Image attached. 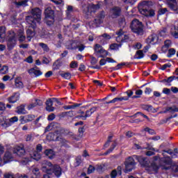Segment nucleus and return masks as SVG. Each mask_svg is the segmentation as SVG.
<instances>
[{"label": "nucleus", "instance_id": "nucleus-1", "mask_svg": "<svg viewBox=\"0 0 178 178\" xmlns=\"http://www.w3.org/2000/svg\"><path fill=\"white\" fill-rule=\"evenodd\" d=\"M42 11L39 8H33L31 10V15L26 17L28 24H31L33 29H35V22L41 23V15Z\"/></svg>", "mask_w": 178, "mask_h": 178}, {"label": "nucleus", "instance_id": "nucleus-2", "mask_svg": "<svg viewBox=\"0 0 178 178\" xmlns=\"http://www.w3.org/2000/svg\"><path fill=\"white\" fill-rule=\"evenodd\" d=\"M149 1H143L138 5V10L141 15L146 17H153L155 16V11L149 8Z\"/></svg>", "mask_w": 178, "mask_h": 178}, {"label": "nucleus", "instance_id": "nucleus-3", "mask_svg": "<svg viewBox=\"0 0 178 178\" xmlns=\"http://www.w3.org/2000/svg\"><path fill=\"white\" fill-rule=\"evenodd\" d=\"M130 29L132 33L137 34V35H144V26H143V22L137 19H134L131 22Z\"/></svg>", "mask_w": 178, "mask_h": 178}, {"label": "nucleus", "instance_id": "nucleus-4", "mask_svg": "<svg viewBox=\"0 0 178 178\" xmlns=\"http://www.w3.org/2000/svg\"><path fill=\"white\" fill-rule=\"evenodd\" d=\"M7 36V48L9 51L13 49L15 47H16L17 39H16V33L13 31H9L8 32Z\"/></svg>", "mask_w": 178, "mask_h": 178}, {"label": "nucleus", "instance_id": "nucleus-5", "mask_svg": "<svg viewBox=\"0 0 178 178\" xmlns=\"http://www.w3.org/2000/svg\"><path fill=\"white\" fill-rule=\"evenodd\" d=\"M117 37H116V41L117 42H129V41H131V39H130V36L129 35H124V31H123V29H120L118 31L116 32Z\"/></svg>", "mask_w": 178, "mask_h": 178}, {"label": "nucleus", "instance_id": "nucleus-6", "mask_svg": "<svg viewBox=\"0 0 178 178\" xmlns=\"http://www.w3.org/2000/svg\"><path fill=\"white\" fill-rule=\"evenodd\" d=\"M94 51H95V55L97 56L98 58H104V56H106L108 55V51L104 49L102 46L99 44H96L94 47Z\"/></svg>", "mask_w": 178, "mask_h": 178}, {"label": "nucleus", "instance_id": "nucleus-7", "mask_svg": "<svg viewBox=\"0 0 178 178\" xmlns=\"http://www.w3.org/2000/svg\"><path fill=\"white\" fill-rule=\"evenodd\" d=\"M125 170L127 172H131L133 169L136 168V161H134V157L129 156L126 159L125 162Z\"/></svg>", "mask_w": 178, "mask_h": 178}, {"label": "nucleus", "instance_id": "nucleus-8", "mask_svg": "<svg viewBox=\"0 0 178 178\" xmlns=\"http://www.w3.org/2000/svg\"><path fill=\"white\" fill-rule=\"evenodd\" d=\"M54 165L49 161H44L42 163V170L47 173V175H52V169L54 168Z\"/></svg>", "mask_w": 178, "mask_h": 178}, {"label": "nucleus", "instance_id": "nucleus-9", "mask_svg": "<svg viewBox=\"0 0 178 178\" xmlns=\"http://www.w3.org/2000/svg\"><path fill=\"white\" fill-rule=\"evenodd\" d=\"M65 131H66V129L60 127L54 131V134H50V136H56V141H60V143H67V140L65 139H63L60 136H60L61 134H65Z\"/></svg>", "mask_w": 178, "mask_h": 178}, {"label": "nucleus", "instance_id": "nucleus-10", "mask_svg": "<svg viewBox=\"0 0 178 178\" xmlns=\"http://www.w3.org/2000/svg\"><path fill=\"white\" fill-rule=\"evenodd\" d=\"M54 101L59 104V100L56 98L49 99L46 101V111H47V112H54V111H55V107L53 106Z\"/></svg>", "mask_w": 178, "mask_h": 178}, {"label": "nucleus", "instance_id": "nucleus-11", "mask_svg": "<svg viewBox=\"0 0 178 178\" xmlns=\"http://www.w3.org/2000/svg\"><path fill=\"white\" fill-rule=\"evenodd\" d=\"M110 15L112 19H116L122 15V8L119 6H114L110 10Z\"/></svg>", "mask_w": 178, "mask_h": 178}, {"label": "nucleus", "instance_id": "nucleus-12", "mask_svg": "<svg viewBox=\"0 0 178 178\" xmlns=\"http://www.w3.org/2000/svg\"><path fill=\"white\" fill-rule=\"evenodd\" d=\"M97 109H98L97 107H92L90 110L86 111L85 115H78L76 116V119L81 118L82 120H87V118H90Z\"/></svg>", "mask_w": 178, "mask_h": 178}, {"label": "nucleus", "instance_id": "nucleus-13", "mask_svg": "<svg viewBox=\"0 0 178 178\" xmlns=\"http://www.w3.org/2000/svg\"><path fill=\"white\" fill-rule=\"evenodd\" d=\"M167 5L172 12L178 14V6L176 0H167Z\"/></svg>", "mask_w": 178, "mask_h": 178}, {"label": "nucleus", "instance_id": "nucleus-14", "mask_svg": "<svg viewBox=\"0 0 178 178\" xmlns=\"http://www.w3.org/2000/svg\"><path fill=\"white\" fill-rule=\"evenodd\" d=\"M55 13L51 7H47L44 10L46 19H55Z\"/></svg>", "mask_w": 178, "mask_h": 178}, {"label": "nucleus", "instance_id": "nucleus-15", "mask_svg": "<svg viewBox=\"0 0 178 178\" xmlns=\"http://www.w3.org/2000/svg\"><path fill=\"white\" fill-rule=\"evenodd\" d=\"M28 73L31 76H33V74H34L35 77H38L40 76H42V72H41V70H38V67H37L29 69L28 70Z\"/></svg>", "mask_w": 178, "mask_h": 178}, {"label": "nucleus", "instance_id": "nucleus-16", "mask_svg": "<svg viewBox=\"0 0 178 178\" xmlns=\"http://www.w3.org/2000/svg\"><path fill=\"white\" fill-rule=\"evenodd\" d=\"M13 153L18 156H23L26 154V150L23 146H16L13 149Z\"/></svg>", "mask_w": 178, "mask_h": 178}, {"label": "nucleus", "instance_id": "nucleus-17", "mask_svg": "<svg viewBox=\"0 0 178 178\" xmlns=\"http://www.w3.org/2000/svg\"><path fill=\"white\" fill-rule=\"evenodd\" d=\"M163 157L160 159L161 163H164V165H172L173 160H172V158L169 156H165V153H163Z\"/></svg>", "mask_w": 178, "mask_h": 178}, {"label": "nucleus", "instance_id": "nucleus-18", "mask_svg": "<svg viewBox=\"0 0 178 178\" xmlns=\"http://www.w3.org/2000/svg\"><path fill=\"white\" fill-rule=\"evenodd\" d=\"M133 158L134 159H136V161H138V162H139V163L140 165H142L143 166H147V165H148V161H147V158H145V157H143L141 156L134 155Z\"/></svg>", "mask_w": 178, "mask_h": 178}, {"label": "nucleus", "instance_id": "nucleus-19", "mask_svg": "<svg viewBox=\"0 0 178 178\" xmlns=\"http://www.w3.org/2000/svg\"><path fill=\"white\" fill-rule=\"evenodd\" d=\"M20 99V94L18 92L13 93L12 96L8 98V101L10 104H15Z\"/></svg>", "mask_w": 178, "mask_h": 178}, {"label": "nucleus", "instance_id": "nucleus-20", "mask_svg": "<svg viewBox=\"0 0 178 178\" xmlns=\"http://www.w3.org/2000/svg\"><path fill=\"white\" fill-rule=\"evenodd\" d=\"M34 29L35 28H33V25L31 24V26H29V29H27L26 38L28 41H31V39L33 38V37L35 35V32H34Z\"/></svg>", "mask_w": 178, "mask_h": 178}, {"label": "nucleus", "instance_id": "nucleus-21", "mask_svg": "<svg viewBox=\"0 0 178 178\" xmlns=\"http://www.w3.org/2000/svg\"><path fill=\"white\" fill-rule=\"evenodd\" d=\"M29 2V0H22V1H14V5L15 8H17L18 9L22 7H26L28 6L29 4L27 3Z\"/></svg>", "mask_w": 178, "mask_h": 178}, {"label": "nucleus", "instance_id": "nucleus-22", "mask_svg": "<svg viewBox=\"0 0 178 178\" xmlns=\"http://www.w3.org/2000/svg\"><path fill=\"white\" fill-rule=\"evenodd\" d=\"M52 173H54L56 177H60L62 176V168H60V166L55 165L52 168Z\"/></svg>", "mask_w": 178, "mask_h": 178}, {"label": "nucleus", "instance_id": "nucleus-23", "mask_svg": "<svg viewBox=\"0 0 178 178\" xmlns=\"http://www.w3.org/2000/svg\"><path fill=\"white\" fill-rule=\"evenodd\" d=\"M13 159V156H12V154L9 152H6L2 160V165H5V163H8V162H10V161H12Z\"/></svg>", "mask_w": 178, "mask_h": 178}, {"label": "nucleus", "instance_id": "nucleus-24", "mask_svg": "<svg viewBox=\"0 0 178 178\" xmlns=\"http://www.w3.org/2000/svg\"><path fill=\"white\" fill-rule=\"evenodd\" d=\"M43 102L40 99H35V103H32L28 106L29 111H31L33 108H35V106H42Z\"/></svg>", "mask_w": 178, "mask_h": 178}, {"label": "nucleus", "instance_id": "nucleus-25", "mask_svg": "<svg viewBox=\"0 0 178 178\" xmlns=\"http://www.w3.org/2000/svg\"><path fill=\"white\" fill-rule=\"evenodd\" d=\"M147 42L148 44H156V42H158V36L156 35V34H153L150 36H149L147 39Z\"/></svg>", "mask_w": 178, "mask_h": 178}, {"label": "nucleus", "instance_id": "nucleus-26", "mask_svg": "<svg viewBox=\"0 0 178 178\" xmlns=\"http://www.w3.org/2000/svg\"><path fill=\"white\" fill-rule=\"evenodd\" d=\"M170 47H172V41L170 40H165L164 45L161 47V51L163 52H166Z\"/></svg>", "mask_w": 178, "mask_h": 178}, {"label": "nucleus", "instance_id": "nucleus-27", "mask_svg": "<svg viewBox=\"0 0 178 178\" xmlns=\"http://www.w3.org/2000/svg\"><path fill=\"white\" fill-rule=\"evenodd\" d=\"M5 37H6V30L5 26H0V42L5 41Z\"/></svg>", "mask_w": 178, "mask_h": 178}, {"label": "nucleus", "instance_id": "nucleus-28", "mask_svg": "<svg viewBox=\"0 0 178 178\" xmlns=\"http://www.w3.org/2000/svg\"><path fill=\"white\" fill-rule=\"evenodd\" d=\"M44 154L46 156H48L49 159H54L55 158V152L52 150V149H47L44 151Z\"/></svg>", "mask_w": 178, "mask_h": 178}, {"label": "nucleus", "instance_id": "nucleus-29", "mask_svg": "<svg viewBox=\"0 0 178 178\" xmlns=\"http://www.w3.org/2000/svg\"><path fill=\"white\" fill-rule=\"evenodd\" d=\"M34 119H35V115L31 114L23 116L22 118V120H24L25 123H29V122H33Z\"/></svg>", "mask_w": 178, "mask_h": 178}, {"label": "nucleus", "instance_id": "nucleus-30", "mask_svg": "<svg viewBox=\"0 0 178 178\" xmlns=\"http://www.w3.org/2000/svg\"><path fill=\"white\" fill-rule=\"evenodd\" d=\"M17 37H18V41H19V42H23L26 40V36L24 35V32L22 30H19L17 33Z\"/></svg>", "mask_w": 178, "mask_h": 178}, {"label": "nucleus", "instance_id": "nucleus-31", "mask_svg": "<svg viewBox=\"0 0 178 178\" xmlns=\"http://www.w3.org/2000/svg\"><path fill=\"white\" fill-rule=\"evenodd\" d=\"M168 112H170L171 113L173 112H178V108L176 106L167 107L165 110L163 111V113H168Z\"/></svg>", "mask_w": 178, "mask_h": 178}, {"label": "nucleus", "instance_id": "nucleus-32", "mask_svg": "<svg viewBox=\"0 0 178 178\" xmlns=\"http://www.w3.org/2000/svg\"><path fill=\"white\" fill-rule=\"evenodd\" d=\"M17 113L19 115H26V113H27V111H26V108H24V105H21L18 106Z\"/></svg>", "mask_w": 178, "mask_h": 178}, {"label": "nucleus", "instance_id": "nucleus-33", "mask_svg": "<svg viewBox=\"0 0 178 178\" xmlns=\"http://www.w3.org/2000/svg\"><path fill=\"white\" fill-rule=\"evenodd\" d=\"M31 158H33V159H35V161H40V159L41 158V154L35 151L31 154Z\"/></svg>", "mask_w": 178, "mask_h": 178}, {"label": "nucleus", "instance_id": "nucleus-34", "mask_svg": "<svg viewBox=\"0 0 178 178\" xmlns=\"http://www.w3.org/2000/svg\"><path fill=\"white\" fill-rule=\"evenodd\" d=\"M116 145H118V143L116 142H113V143L111 145V147L104 154V155H108L112 152L116 148Z\"/></svg>", "mask_w": 178, "mask_h": 178}, {"label": "nucleus", "instance_id": "nucleus-35", "mask_svg": "<svg viewBox=\"0 0 178 178\" xmlns=\"http://www.w3.org/2000/svg\"><path fill=\"white\" fill-rule=\"evenodd\" d=\"M39 47H41L44 52H49V47H48V44L43 42H40Z\"/></svg>", "mask_w": 178, "mask_h": 178}, {"label": "nucleus", "instance_id": "nucleus-36", "mask_svg": "<svg viewBox=\"0 0 178 178\" xmlns=\"http://www.w3.org/2000/svg\"><path fill=\"white\" fill-rule=\"evenodd\" d=\"M60 76L65 79V80H70L72 79V74L70 72L60 73Z\"/></svg>", "mask_w": 178, "mask_h": 178}, {"label": "nucleus", "instance_id": "nucleus-37", "mask_svg": "<svg viewBox=\"0 0 178 178\" xmlns=\"http://www.w3.org/2000/svg\"><path fill=\"white\" fill-rule=\"evenodd\" d=\"M9 72V67L6 65H3L1 69H0V73L1 74H6Z\"/></svg>", "mask_w": 178, "mask_h": 178}, {"label": "nucleus", "instance_id": "nucleus-38", "mask_svg": "<svg viewBox=\"0 0 178 178\" xmlns=\"http://www.w3.org/2000/svg\"><path fill=\"white\" fill-rule=\"evenodd\" d=\"M147 170H152L153 172H158V165L155 163H152L147 168Z\"/></svg>", "mask_w": 178, "mask_h": 178}, {"label": "nucleus", "instance_id": "nucleus-39", "mask_svg": "<svg viewBox=\"0 0 178 178\" xmlns=\"http://www.w3.org/2000/svg\"><path fill=\"white\" fill-rule=\"evenodd\" d=\"M135 56L136 59H142V58H144V53L143 52V50L137 51Z\"/></svg>", "mask_w": 178, "mask_h": 178}, {"label": "nucleus", "instance_id": "nucleus-40", "mask_svg": "<svg viewBox=\"0 0 178 178\" xmlns=\"http://www.w3.org/2000/svg\"><path fill=\"white\" fill-rule=\"evenodd\" d=\"M176 54V49L171 48L168 50V58H172V56H173V55Z\"/></svg>", "mask_w": 178, "mask_h": 178}, {"label": "nucleus", "instance_id": "nucleus-41", "mask_svg": "<svg viewBox=\"0 0 178 178\" xmlns=\"http://www.w3.org/2000/svg\"><path fill=\"white\" fill-rule=\"evenodd\" d=\"M53 65H54V70H58V69H59V67L62 66V63L59 60H56Z\"/></svg>", "mask_w": 178, "mask_h": 178}, {"label": "nucleus", "instance_id": "nucleus-42", "mask_svg": "<svg viewBox=\"0 0 178 178\" xmlns=\"http://www.w3.org/2000/svg\"><path fill=\"white\" fill-rule=\"evenodd\" d=\"M79 106H81V104H74L71 106H65V109H74L75 108H79Z\"/></svg>", "mask_w": 178, "mask_h": 178}, {"label": "nucleus", "instance_id": "nucleus-43", "mask_svg": "<svg viewBox=\"0 0 178 178\" xmlns=\"http://www.w3.org/2000/svg\"><path fill=\"white\" fill-rule=\"evenodd\" d=\"M99 39L100 40H104L105 41L108 40H111V35H109L107 33H104L103 35L99 36Z\"/></svg>", "mask_w": 178, "mask_h": 178}, {"label": "nucleus", "instance_id": "nucleus-44", "mask_svg": "<svg viewBox=\"0 0 178 178\" xmlns=\"http://www.w3.org/2000/svg\"><path fill=\"white\" fill-rule=\"evenodd\" d=\"M119 24L120 26V27H122V29H124V27H126V19L124 18H120L119 19Z\"/></svg>", "mask_w": 178, "mask_h": 178}, {"label": "nucleus", "instance_id": "nucleus-45", "mask_svg": "<svg viewBox=\"0 0 178 178\" xmlns=\"http://www.w3.org/2000/svg\"><path fill=\"white\" fill-rule=\"evenodd\" d=\"M120 47H122V44H111L110 46V49H113V50H115V49H119V48H120Z\"/></svg>", "mask_w": 178, "mask_h": 178}, {"label": "nucleus", "instance_id": "nucleus-46", "mask_svg": "<svg viewBox=\"0 0 178 178\" xmlns=\"http://www.w3.org/2000/svg\"><path fill=\"white\" fill-rule=\"evenodd\" d=\"M3 152H5V148L3 147V146L0 145V166H2V157H1V155H2V154H3Z\"/></svg>", "mask_w": 178, "mask_h": 178}, {"label": "nucleus", "instance_id": "nucleus-47", "mask_svg": "<svg viewBox=\"0 0 178 178\" xmlns=\"http://www.w3.org/2000/svg\"><path fill=\"white\" fill-rule=\"evenodd\" d=\"M103 20L100 19V18H98V17H97L95 20L93 21V23L95 24V26H98L99 24H102L103 23Z\"/></svg>", "mask_w": 178, "mask_h": 178}, {"label": "nucleus", "instance_id": "nucleus-48", "mask_svg": "<svg viewBox=\"0 0 178 178\" xmlns=\"http://www.w3.org/2000/svg\"><path fill=\"white\" fill-rule=\"evenodd\" d=\"M168 34V29L166 28H163L159 31V35L161 37H165Z\"/></svg>", "mask_w": 178, "mask_h": 178}, {"label": "nucleus", "instance_id": "nucleus-49", "mask_svg": "<svg viewBox=\"0 0 178 178\" xmlns=\"http://www.w3.org/2000/svg\"><path fill=\"white\" fill-rule=\"evenodd\" d=\"M6 109V107L5 106V104L3 102H0V115H2Z\"/></svg>", "mask_w": 178, "mask_h": 178}, {"label": "nucleus", "instance_id": "nucleus-50", "mask_svg": "<svg viewBox=\"0 0 178 178\" xmlns=\"http://www.w3.org/2000/svg\"><path fill=\"white\" fill-rule=\"evenodd\" d=\"M15 86L17 88H23V82L17 79L15 80Z\"/></svg>", "mask_w": 178, "mask_h": 178}, {"label": "nucleus", "instance_id": "nucleus-51", "mask_svg": "<svg viewBox=\"0 0 178 178\" xmlns=\"http://www.w3.org/2000/svg\"><path fill=\"white\" fill-rule=\"evenodd\" d=\"M112 138H113L112 136H110L108 137L107 142L104 144V148H108V147H109V145L112 141Z\"/></svg>", "mask_w": 178, "mask_h": 178}, {"label": "nucleus", "instance_id": "nucleus-52", "mask_svg": "<svg viewBox=\"0 0 178 178\" xmlns=\"http://www.w3.org/2000/svg\"><path fill=\"white\" fill-rule=\"evenodd\" d=\"M175 79H176V76H170L167 79H163L162 83H172V81L175 80Z\"/></svg>", "mask_w": 178, "mask_h": 178}, {"label": "nucleus", "instance_id": "nucleus-53", "mask_svg": "<svg viewBox=\"0 0 178 178\" xmlns=\"http://www.w3.org/2000/svg\"><path fill=\"white\" fill-rule=\"evenodd\" d=\"M94 172H95V167L89 165L88 168V175H91V173H94Z\"/></svg>", "mask_w": 178, "mask_h": 178}, {"label": "nucleus", "instance_id": "nucleus-54", "mask_svg": "<svg viewBox=\"0 0 178 178\" xmlns=\"http://www.w3.org/2000/svg\"><path fill=\"white\" fill-rule=\"evenodd\" d=\"M116 102H122V101H129V97H115Z\"/></svg>", "mask_w": 178, "mask_h": 178}, {"label": "nucleus", "instance_id": "nucleus-55", "mask_svg": "<svg viewBox=\"0 0 178 178\" xmlns=\"http://www.w3.org/2000/svg\"><path fill=\"white\" fill-rule=\"evenodd\" d=\"M90 63L91 65H97V62H98V59H97L95 57L90 56Z\"/></svg>", "mask_w": 178, "mask_h": 178}, {"label": "nucleus", "instance_id": "nucleus-56", "mask_svg": "<svg viewBox=\"0 0 178 178\" xmlns=\"http://www.w3.org/2000/svg\"><path fill=\"white\" fill-rule=\"evenodd\" d=\"M171 66H172V65H170V63H167V64H164V65H161L159 69H160V70H166V69H168V67H170Z\"/></svg>", "mask_w": 178, "mask_h": 178}, {"label": "nucleus", "instance_id": "nucleus-57", "mask_svg": "<svg viewBox=\"0 0 178 178\" xmlns=\"http://www.w3.org/2000/svg\"><path fill=\"white\" fill-rule=\"evenodd\" d=\"M97 17L104 21V19H105V12L104 11L101 12L100 13L98 14Z\"/></svg>", "mask_w": 178, "mask_h": 178}, {"label": "nucleus", "instance_id": "nucleus-58", "mask_svg": "<svg viewBox=\"0 0 178 178\" xmlns=\"http://www.w3.org/2000/svg\"><path fill=\"white\" fill-rule=\"evenodd\" d=\"M145 131H147V133H149V134H155V131L152 129H149L148 127H146L145 129Z\"/></svg>", "mask_w": 178, "mask_h": 178}, {"label": "nucleus", "instance_id": "nucleus-59", "mask_svg": "<svg viewBox=\"0 0 178 178\" xmlns=\"http://www.w3.org/2000/svg\"><path fill=\"white\" fill-rule=\"evenodd\" d=\"M117 176H118V170H113L111 173V178H116Z\"/></svg>", "mask_w": 178, "mask_h": 178}, {"label": "nucleus", "instance_id": "nucleus-60", "mask_svg": "<svg viewBox=\"0 0 178 178\" xmlns=\"http://www.w3.org/2000/svg\"><path fill=\"white\" fill-rule=\"evenodd\" d=\"M33 175H35L36 176H40V169L38 168H35L32 170Z\"/></svg>", "mask_w": 178, "mask_h": 178}, {"label": "nucleus", "instance_id": "nucleus-61", "mask_svg": "<svg viewBox=\"0 0 178 178\" xmlns=\"http://www.w3.org/2000/svg\"><path fill=\"white\" fill-rule=\"evenodd\" d=\"M33 56H29L28 58H26L24 61L27 62V63H33Z\"/></svg>", "mask_w": 178, "mask_h": 178}, {"label": "nucleus", "instance_id": "nucleus-62", "mask_svg": "<svg viewBox=\"0 0 178 178\" xmlns=\"http://www.w3.org/2000/svg\"><path fill=\"white\" fill-rule=\"evenodd\" d=\"M91 9H93L94 10H98L99 9L100 6L99 4H92L90 6Z\"/></svg>", "mask_w": 178, "mask_h": 178}, {"label": "nucleus", "instance_id": "nucleus-63", "mask_svg": "<svg viewBox=\"0 0 178 178\" xmlns=\"http://www.w3.org/2000/svg\"><path fill=\"white\" fill-rule=\"evenodd\" d=\"M26 141H33V134H30L26 135Z\"/></svg>", "mask_w": 178, "mask_h": 178}, {"label": "nucleus", "instance_id": "nucleus-64", "mask_svg": "<svg viewBox=\"0 0 178 178\" xmlns=\"http://www.w3.org/2000/svg\"><path fill=\"white\" fill-rule=\"evenodd\" d=\"M143 108L145 111H147L148 112H149V111H152V106H151V105H145L143 106Z\"/></svg>", "mask_w": 178, "mask_h": 178}]
</instances>
